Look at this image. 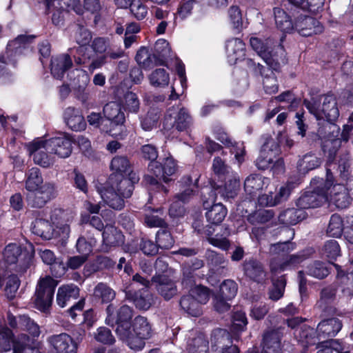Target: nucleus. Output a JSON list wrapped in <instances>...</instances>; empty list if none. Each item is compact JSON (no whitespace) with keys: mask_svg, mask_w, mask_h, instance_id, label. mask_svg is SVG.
I'll return each instance as SVG.
<instances>
[{"mask_svg":"<svg viewBox=\"0 0 353 353\" xmlns=\"http://www.w3.org/2000/svg\"><path fill=\"white\" fill-rule=\"evenodd\" d=\"M73 219L74 214L72 212L56 209L51 216L54 228L48 221L37 219L32 223V231L34 234L46 239L54 237L65 241L70 235V223Z\"/></svg>","mask_w":353,"mask_h":353,"instance_id":"1","label":"nucleus"},{"mask_svg":"<svg viewBox=\"0 0 353 353\" xmlns=\"http://www.w3.org/2000/svg\"><path fill=\"white\" fill-rule=\"evenodd\" d=\"M115 178H109L107 186L99 190L103 201L110 208L121 210L124 206V199L129 198L132 193L134 184L138 183L139 177L137 173L130 174V179L115 181Z\"/></svg>","mask_w":353,"mask_h":353,"instance_id":"2","label":"nucleus"},{"mask_svg":"<svg viewBox=\"0 0 353 353\" xmlns=\"http://www.w3.org/2000/svg\"><path fill=\"white\" fill-rule=\"evenodd\" d=\"M26 189L33 192L28 197V203L34 208H41L56 195V187L53 183H43L41 171L32 168L26 174Z\"/></svg>","mask_w":353,"mask_h":353,"instance_id":"3","label":"nucleus"},{"mask_svg":"<svg viewBox=\"0 0 353 353\" xmlns=\"http://www.w3.org/2000/svg\"><path fill=\"white\" fill-rule=\"evenodd\" d=\"M250 45L257 54L274 70H277L284 62L285 51L281 45L273 50L274 42L270 38L262 39L256 34L250 38Z\"/></svg>","mask_w":353,"mask_h":353,"instance_id":"4","label":"nucleus"},{"mask_svg":"<svg viewBox=\"0 0 353 353\" xmlns=\"http://www.w3.org/2000/svg\"><path fill=\"white\" fill-rule=\"evenodd\" d=\"M34 254V246L27 243L23 248L17 243H9L3 252V260L8 264L18 263L19 272L23 273L30 266Z\"/></svg>","mask_w":353,"mask_h":353,"instance_id":"5","label":"nucleus"},{"mask_svg":"<svg viewBox=\"0 0 353 353\" xmlns=\"http://www.w3.org/2000/svg\"><path fill=\"white\" fill-rule=\"evenodd\" d=\"M321 104H318L316 101H305V104L317 120L325 119L327 121L326 128H331L333 126L332 122L335 121L339 116L336 99L332 94H327L321 98Z\"/></svg>","mask_w":353,"mask_h":353,"instance_id":"6","label":"nucleus"},{"mask_svg":"<svg viewBox=\"0 0 353 353\" xmlns=\"http://www.w3.org/2000/svg\"><path fill=\"white\" fill-rule=\"evenodd\" d=\"M152 327L147 319L139 316L133 321L129 328V334L125 339V341L129 347L134 350H141L145 345V340L152 336Z\"/></svg>","mask_w":353,"mask_h":353,"instance_id":"7","label":"nucleus"},{"mask_svg":"<svg viewBox=\"0 0 353 353\" xmlns=\"http://www.w3.org/2000/svg\"><path fill=\"white\" fill-rule=\"evenodd\" d=\"M106 324L109 325H117L116 332L120 339H125L129 334L130 326V320L132 317V310L128 305H122L116 309L113 305H110L106 309Z\"/></svg>","mask_w":353,"mask_h":353,"instance_id":"8","label":"nucleus"},{"mask_svg":"<svg viewBox=\"0 0 353 353\" xmlns=\"http://www.w3.org/2000/svg\"><path fill=\"white\" fill-rule=\"evenodd\" d=\"M57 285V281L50 276L39 279L34 297V304L37 309L42 312H46L50 309Z\"/></svg>","mask_w":353,"mask_h":353,"instance_id":"9","label":"nucleus"},{"mask_svg":"<svg viewBox=\"0 0 353 353\" xmlns=\"http://www.w3.org/2000/svg\"><path fill=\"white\" fill-rule=\"evenodd\" d=\"M103 113L110 122L112 127L110 129H101L109 133L111 136L123 139L127 135V130L123 125L125 121L124 113L121 111V106L117 102L107 103L103 108Z\"/></svg>","mask_w":353,"mask_h":353,"instance_id":"10","label":"nucleus"},{"mask_svg":"<svg viewBox=\"0 0 353 353\" xmlns=\"http://www.w3.org/2000/svg\"><path fill=\"white\" fill-rule=\"evenodd\" d=\"M26 148L35 164L50 168L56 161L55 157L50 153L48 143L43 137H38L26 144Z\"/></svg>","mask_w":353,"mask_h":353,"instance_id":"11","label":"nucleus"},{"mask_svg":"<svg viewBox=\"0 0 353 353\" xmlns=\"http://www.w3.org/2000/svg\"><path fill=\"white\" fill-rule=\"evenodd\" d=\"M325 194L328 196L326 202L332 203L338 208H345L350 203V196L347 189L340 183L333 185L332 174L327 169L325 183Z\"/></svg>","mask_w":353,"mask_h":353,"instance_id":"12","label":"nucleus"},{"mask_svg":"<svg viewBox=\"0 0 353 353\" xmlns=\"http://www.w3.org/2000/svg\"><path fill=\"white\" fill-rule=\"evenodd\" d=\"M190 123V117L184 108L172 107L165 115L163 127L164 130L175 128L178 131H183L187 129Z\"/></svg>","mask_w":353,"mask_h":353,"instance_id":"13","label":"nucleus"},{"mask_svg":"<svg viewBox=\"0 0 353 353\" xmlns=\"http://www.w3.org/2000/svg\"><path fill=\"white\" fill-rule=\"evenodd\" d=\"M50 153L59 158H68L72 152L73 137L68 133H59L57 136L46 139Z\"/></svg>","mask_w":353,"mask_h":353,"instance_id":"14","label":"nucleus"},{"mask_svg":"<svg viewBox=\"0 0 353 353\" xmlns=\"http://www.w3.org/2000/svg\"><path fill=\"white\" fill-rule=\"evenodd\" d=\"M209 194L208 199L203 198V203L204 208L208 210L205 216L208 221L212 224L218 225L221 223L227 214L226 208L221 203L213 204L210 208V205L215 201L216 193L213 190L210 191V188H206Z\"/></svg>","mask_w":353,"mask_h":353,"instance_id":"15","label":"nucleus"},{"mask_svg":"<svg viewBox=\"0 0 353 353\" xmlns=\"http://www.w3.org/2000/svg\"><path fill=\"white\" fill-rule=\"evenodd\" d=\"M47 341L53 353H77V344L67 333L51 335Z\"/></svg>","mask_w":353,"mask_h":353,"instance_id":"16","label":"nucleus"},{"mask_svg":"<svg viewBox=\"0 0 353 353\" xmlns=\"http://www.w3.org/2000/svg\"><path fill=\"white\" fill-rule=\"evenodd\" d=\"M294 30L303 37H309L314 34H318L323 31V26L315 19L300 14L295 18Z\"/></svg>","mask_w":353,"mask_h":353,"instance_id":"17","label":"nucleus"},{"mask_svg":"<svg viewBox=\"0 0 353 353\" xmlns=\"http://www.w3.org/2000/svg\"><path fill=\"white\" fill-rule=\"evenodd\" d=\"M34 37L32 36L20 35L14 40L10 41L6 49L5 55L0 57V61L3 63H9L12 61V57L21 54L23 50L28 48Z\"/></svg>","mask_w":353,"mask_h":353,"instance_id":"18","label":"nucleus"},{"mask_svg":"<svg viewBox=\"0 0 353 353\" xmlns=\"http://www.w3.org/2000/svg\"><path fill=\"white\" fill-rule=\"evenodd\" d=\"M148 168L157 177L168 183L172 180L170 176L175 174L177 166L172 158L168 157L165 159L163 167L158 162H150Z\"/></svg>","mask_w":353,"mask_h":353,"instance_id":"19","label":"nucleus"},{"mask_svg":"<svg viewBox=\"0 0 353 353\" xmlns=\"http://www.w3.org/2000/svg\"><path fill=\"white\" fill-rule=\"evenodd\" d=\"M328 199L325 194V186L312 192L302 195L297 201L296 205L300 208H310L320 206Z\"/></svg>","mask_w":353,"mask_h":353,"instance_id":"20","label":"nucleus"},{"mask_svg":"<svg viewBox=\"0 0 353 353\" xmlns=\"http://www.w3.org/2000/svg\"><path fill=\"white\" fill-rule=\"evenodd\" d=\"M227 59L230 64H236L244 59L245 56V45L240 39H231L225 46Z\"/></svg>","mask_w":353,"mask_h":353,"instance_id":"21","label":"nucleus"},{"mask_svg":"<svg viewBox=\"0 0 353 353\" xmlns=\"http://www.w3.org/2000/svg\"><path fill=\"white\" fill-rule=\"evenodd\" d=\"M261 150H267L266 153L268 158H271L274 162L272 171L274 174H279L284 170L283 160L280 158V149L278 143L273 139H268L263 144Z\"/></svg>","mask_w":353,"mask_h":353,"instance_id":"22","label":"nucleus"},{"mask_svg":"<svg viewBox=\"0 0 353 353\" xmlns=\"http://www.w3.org/2000/svg\"><path fill=\"white\" fill-rule=\"evenodd\" d=\"M110 168L113 171L110 178L114 176L115 181L130 179V174L134 173L130 171L128 159L125 157H116L111 161Z\"/></svg>","mask_w":353,"mask_h":353,"instance_id":"23","label":"nucleus"},{"mask_svg":"<svg viewBox=\"0 0 353 353\" xmlns=\"http://www.w3.org/2000/svg\"><path fill=\"white\" fill-rule=\"evenodd\" d=\"M181 191L177 194L174 199L182 203L190 201L198 191V177L194 180L190 176H184L180 181Z\"/></svg>","mask_w":353,"mask_h":353,"instance_id":"24","label":"nucleus"},{"mask_svg":"<svg viewBox=\"0 0 353 353\" xmlns=\"http://www.w3.org/2000/svg\"><path fill=\"white\" fill-rule=\"evenodd\" d=\"M156 288L159 293L166 300H169L176 294L177 290L175 284L165 275H159L153 277Z\"/></svg>","mask_w":353,"mask_h":353,"instance_id":"25","label":"nucleus"},{"mask_svg":"<svg viewBox=\"0 0 353 353\" xmlns=\"http://www.w3.org/2000/svg\"><path fill=\"white\" fill-rule=\"evenodd\" d=\"M73 73L75 74L74 85L78 87L77 98L85 103L89 99V93L85 91V88L90 82V77L84 70L76 69Z\"/></svg>","mask_w":353,"mask_h":353,"instance_id":"26","label":"nucleus"},{"mask_svg":"<svg viewBox=\"0 0 353 353\" xmlns=\"http://www.w3.org/2000/svg\"><path fill=\"white\" fill-rule=\"evenodd\" d=\"M79 290L73 283L62 285L58 288L56 301L59 306L64 307L71 300L78 298Z\"/></svg>","mask_w":353,"mask_h":353,"instance_id":"27","label":"nucleus"},{"mask_svg":"<svg viewBox=\"0 0 353 353\" xmlns=\"http://www.w3.org/2000/svg\"><path fill=\"white\" fill-rule=\"evenodd\" d=\"M39 254L44 263L52 266L51 270L55 276H61L65 274L67 270L65 265L63 262L57 261V259L52 251L48 249L40 250Z\"/></svg>","mask_w":353,"mask_h":353,"instance_id":"28","label":"nucleus"},{"mask_svg":"<svg viewBox=\"0 0 353 353\" xmlns=\"http://www.w3.org/2000/svg\"><path fill=\"white\" fill-rule=\"evenodd\" d=\"M64 117L68 126L74 131H81L85 129L86 123L79 111L69 107L65 110Z\"/></svg>","mask_w":353,"mask_h":353,"instance_id":"29","label":"nucleus"},{"mask_svg":"<svg viewBox=\"0 0 353 353\" xmlns=\"http://www.w3.org/2000/svg\"><path fill=\"white\" fill-rule=\"evenodd\" d=\"M72 65V60L68 54L54 57L51 60V73L55 78L61 79Z\"/></svg>","mask_w":353,"mask_h":353,"instance_id":"30","label":"nucleus"},{"mask_svg":"<svg viewBox=\"0 0 353 353\" xmlns=\"http://www.w3.org/2000/svg\"><path fill=\"white\" fill-rule=\"evenodd\" d=\"M103 249L108 251L109 248L123 243V235L116 228L107 225L103 232Z\"/></svg>","mask_w":353,"mask_h":353,"instance_id":"31","label":"nucleus"},{"mask_svg":"<svg viewBox=\"0 0 353 353\" xmlns=\"http://www.w3.org/2000/svg\"><path fill=\"white\" fill-rule=\"evenodd\" d=\"M269 182L268 178H265L260 174H251L245 180V191L250 195H254L258 191L266 188Z\"/></svg>","mask_w":353,"mask_h":353,"instance_id":"32","label":"nucleus"},{"mask_svg":"<svg viewBox=\"0 0 353 353\" xmlns=\"http://www.w3.org/2000/svg\"><path fill=\"white\" fill-rule=\"evenodd\" d=\"M342 324L337 319L332 318L322 321L317 326L319 337L334 336L341 329Z\"/></svg>","mask_w":353,"mask_h":353,"instance_id":"33","label":"nucleus"},{"mask_svg":"<svg viewBox=\"0 0 353 353\" xmlns=\"http://www.w3.org/2000/svg\"><path fill=\"white\" fill-rule=\"evenodd\" d=\"M285 8H275L274 9L275 23L278 29L285 33H290L294 30V23L285 10Z\"/></svg>","mask_w":353,"mask_h":353,"instance_id":"34","label":"nucleus"},{"mask_svg":"<svg viewBox=\"0 0 353 353\" xmlns=\"http://www.w3.org/2000/svg\"><path fill=\"white\" fill-rule=\"evenodd\" d=\"M13 353H40L38 343L26 334H21L14 345Z\"/></svg>","mask_w":353,"mask_h":353,"instance_id":"35","label":"nucleus"},{"mask_svg":"<svg viewBox=\"0 0 353 353\" xmlns=\"http://www.w3.org/2000/svg\"><path fill=\"white\" fill-rule=\"evenodd\" d=\"M302 209L289 208L282 211L278 217L279 221L285 225H295L305 218Z\"/></svg>","mask_w":353,"mask_h":353,"instance_id":"36","label":"nucleus"},{"mask_svg":"<svg viewBox=\"0 0 353 353\" xmlns=\"http://www.w3.org/2000/svg\"><path fill=\"white\" fill-rule=\"evenodd\" d=\"M126 296L128 299H132L137 307L140 310H148L155 302L154 296L148 290L141 292L139 294H136L134 298L131 296L130 290L125 292Z\"/></svg>","mask_w":353,"mask_h":353,"instance_id":"37","label":"nucleus"},{"mask_svg":"<svg viewBox=\"0 0 353 353\" xmlns=\"http://www.w3.org/2000/svg\"><path fill=\"white\" fill-rule=\"evenodd\" d=\"M187 350L188 353H208V341L203 334L190 338L188 341Z\"/></svg>","mask_w":353,"mask_h":353,"instance_id":"38","label":"nucleus"},{"mask_svg":"<svg viewBox=\"0 0 353 353\" xmlns=\"http://www.w3.org/2000/svg\"><path fill=\"white\" fill-rule=\"evenodd\" d=\"M82 33L84 35L83 39H77V42L80 44V46L77 49L78 56L75 57V62L79 65H85L88 63L90 59V55L87 53L88 48L85 45L89 43L91 39V36L89 32L87 30H82Z\"/></svg>","mask_w":353,"mask_h":353,"instance_id":"39","label":"nucleus"},{"mask_svg":"<svg viewBox=\"0 0 353 353\" xmlns=\"http://www.w3.org/2000/svg\"><path fill=\"white\" fill-rule=\"evenodd\" d=\"M318 349L316 353H350L349 347L336 340L321 342L319 344Z\"/></svg>","mask_w":353,"mask_h":353,"instance_id":"40","label":"nucleus"},{"mask_svg":"<svg viewBox=\"0 0 353 353\" xmlns=\"http://www.w3.org/2000/svg\"><path fill=\"white\" fill-rule=\"evenodd\" d=\"M305 259V256L303 254L290 255L282 264L278 265L277 263L272 262L271 263V271L274 274L284 271L288 268L296 266L297 264L302 262Z\"/></svg>","mask_w":353,"mask_h":353,"instance_id":"41","label":"nucleus"},{"mask_svg":"<svg viewBox=\"0 0 353 353\" xmlns=\"http://www.w3.org/2000/svg\"><path fill=\"white\" fill-rule=\"evenodd\" d=\"M240 187V180L237 175L232 176L228 179L223 188H217V191L224 198H234Z\"/></svg>","mask_w":353,"mask_h":353,"instance_id":"42","label":"nucleus"},{"mask_svg":"<svg viewBox=\"0 0 353 353\" xmlns=\"http://www.w3.org/2000/svg\"><path fill=\"white\" fill-rule=\"evenodd\" d=\"M62 2L68 10H72L79 14L82 13L80 0H45L46 6L48 9H50L51 6L57 8H63Z\"/></svg>","mask_w":353,"mask_h":353,"instance_id":"43","label":"nucleus"},{"mask_svg":"<svg viewBox=\"0 0 353 353\" xmlns=\"http://www.w3.org/2000/svg\"><path fill=\"white\" fill-rule=\"evenodd\" d=\"M149 80L152 86L163 87L168 85L170 75L165 69L157 68L150 74Z\"/></svg>","mask_w":353,"mask_h":353,"instance_id":"44","label":"nucleus"},{"mask_svg":"<svg viewBox=\"0 0 353 353\" xmlns=\"http://www.w3.org/2000/svg\"><path fill=\"white\" fill-rule=\"evenodd\" d=\"M244 270L248 276L257 281L262 279L264 276L261 265L255 261L246 263L244 265Z\"/></svg>","mask_w":353,"mask_h":353,"instance_id":"45","label":"nucleus"},{"mask_svg":"<svg viewBox=\"0 0 353 353\" xmlns=\"http://www.w3.org/2000/svg\"><path fill=\"white\" fill-rule=\"evenodd\" d=\"M212 169L214 174L221 179H226L231 170V168L220 157L214 159Z\"/></svg>","mask_w":353,"mask_h":353,"instance_id":"46","label":"nucleus"},{"mask_svg":"<svg viewBox=\"0 0 353 353\" xmlns=\"http://www.w3.org/2000/svg\"><path fill=\"white\" fill-rule=\"evenodd\" d=\"M230 23L232 28L240 32L243 27L241 12L238 6H233L228 10Z\"/></svg>","mask_w":353,"mask_h":353,"instance_id":"47","label":"nucleus"},{"mask_svg":"<svg viewBox=\"0 0 353 353\" xmlns=\"http://www.w3.org/2000/svg\"><path fill=\"white\" fill-rule=\"evenodd\" d=\"M343 225L341 218L336 214L331 216L327 232L330 236L340 237L343 233Z\"/></svg>","mask_w":353,"mask_h":353,"instance_id":"48","label":"nucleus"},{"mask_svg":"<svg viewBox=\"0 0 353 353\" xmlns=\"http://www.w3.org/2000/svg\"><path fill=\"white\" fill-rule=\"evenodd\" d=\"M18 323L22 330L28 332L32 335V339H34V337L39 336L40 329L39 325L29 317L26 316H20Z\"/></svg>","mask_w":353,"mask_h":353,"instance_id":"49","label":"nucleus"},{"mask_svg":"<svg viewBox=\"0 0 353 353\" xmlns=\"http://www.w3.org/2000/svg\"><path fill=\"white\" fill-rule=\"evenodd\" d=\"M237 292V285L232 280L224 281L220 286V295L224 299L230 300L233 299Z\"/></svg>","mask_w":353,"mask_h":353,"instance_id":"50","label":"nucleus"},{"mask_svg":"<svg viewBox=\"0 0 353 353\" xmlns=\"http://www.w3.org/2000/svg\"><path fill=\"white\" fill-rule=\"evenodd\" d=\"M248 323L245 312L236 311L232 316V331L234 334L244 330Z\"/></svg>","mask_w":353,"mask_h":353,"instance_id":"51","label":"nucleus"},{"mask_svg":"<svg viewBox=\"0 0 353 353\" xmlns=\"http://www.w3.org/2000/svg\"><path fill=\"white\" fill-rule=\"evenodd\" d=\"M94 295L103 302H108L114 298L115 293L105 284L99 283L94 288Z\"/></svg>","mask_w":353,"mask_h":353,"instance_id":"52","label":"nucleus"},{"mask_svg":"<svg viewBox=\"0 0 353 353\" xmlns=\"http://www.w3.org/2000/svg\"><path fill=\"white\" fill-rule=\"evenodd\" d=\"M212 343L214 345H226L232 343V339L230 334L225 330L219 329L214 330L212 335Z\"/></svg>","mask_w":353,"mask_h":353,"instance_id":"53","label":"nucleus"},{"mask_svg":"<svg viewBox=\"0 0 353 353\" xmlns=\"http://www.w3.org/2000/svg\"><path fill=\"white\" fill-rule=\"evenodd\" d=\"M12 332L7 327H0V350L9 351L14 343Z\"/></svg>","mask_w":353,"mask_h":353,"instance_id":"54","label":"nucleus"},{"mask_svg":"<svg viewBox=\"0 0 353 353\" xmlns=\"http://www.w3.org/2000/svg\"><path fill=\"white\" fill-rule=\"evenodd\" d=\"M157 243L159 248L169 249L173 245L174 240L170 232L160 230L157 233Z\"/></svg>","mask_w":353,"mask_h":353,"instance_id":"55","label":"nucleus"},{"mask_svg":"<svg viewBox=\"0 0 353 353\" xmlns=\"http://www.w3.org/2000/svg\"><path fill=\"white\" fill-rule=\"evenodd\" d=\"M329 274L328 268L323 263L316 261L308 267V274L317 279H323Z\"/></svg>","mask_w":353,"mask_h":353,"instance_id":"56","label":"nucleus"},{"mask_svg":"<svg viewBox=\"0 0 353 353\" xmlns=\"http://www.w3.org/2000/svg\"><path fill=\"white\" fill-rule=\"evenodd\" d=\"M163 212L161 210L150 212L145 215V222L149 227H163L165 224L161 216Z\"/></svg>","mask_w":353,"mask_h":353,"instance_id":"57","label":"nucleus"},{"mask_svg":"<svg viewBox=\"0 0 353 353\" xmlns=\"http://www.w3.org/2000/svg\"><path fill=\"white\" fill-rule=\"evenodd\" d=\"M320 165V161L318 158L312 155H305L299 162V168L301 171L306 172Z\"/></svg>","mask_w":353,"mask_h":353,"instance_id":"58","label":"nucleus"},{"mask_svg":"<svg viewBox=\"0 0 353 353\" xmlns=\"http://www.w3.org/2000/svg\"><path fill=\"white\" fill-rule=\"evenodd\" d=\"M130 8L132 14L139 20L143 19L148 14V7L141 0H134Z\"/></svg>","mask_w":353,"mask_h":353,"instance_id":"59","label":"nucleus"},{"mask_svg":"<svg viewBox=\"0 0 353 353\" xmlns=\"http://www.w3.org/2000/svg\"><path fill=\"white\" fill-rule=\"evenodd\" d=\"M306 0H283L281 6L290 12L299 14L301 11H305Z\"/></svg>","mask_w":353,"mask_h":353,"instance_id":"60","label":"nucleus"},{"mask_svg":"<svg viewBox=\"0 0 353 353\" xmlns=\"http://www.w3.org/2000/svg\"><path fill=\"white\" fill-rule=\"evenodd\" d=\"M340 254L339 243L335 240H330L325 243L323 248V254L329 259H336Z\"/></svg>","mask_w":353,"mask_h":353,"instance_id":"61","label":"nucleus"},{"mask_svg":"<svg viewBox=\"0 0 353 353\" xmlns=\"http://www.w3.org/2000/svg\"><path fill=\"white\" fill-rule=\"evenodd\" d=\"M294 249L295 244L294 243L286 241L272 245L270 251L274 254L284 255Z\"/></svg>","mask_w":353,"mask_h":353,"instance_id":"62","label":"nucleus"},{"mask_svg":"<svg viewBox=\"0 0 353 353\" xmlns=\"http://www.w3.org/2000/svg\"><path fill=\"white\" fill-rule=\"evenodd\" d=\"M192 296L201 304L206 303L210 298V292L208 288L196 285L190 290Z\"/></svg>","mask_w":353,"mask_h":353,"instance_id":"63","label":"nucleus"},{"mask_svg":"<svg viewBox=\"0 0 353 353\" xmlns=\"http://www.w3.org/2000/svg\"><path fill=\"white\" fill-rule=\"evenodd\" d=\"M94 338L97 341L105 344H112L115 341L110 330L104 327L97 329Z\"/></svg>","mask_w":353,"mask_h":353,"instance_id":"64","label":"nucleus"}]
</instances>
